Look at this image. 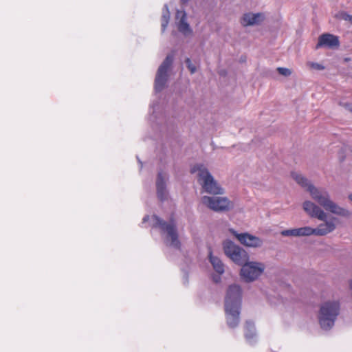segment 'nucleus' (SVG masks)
<instances>
[{"mask_svg":"<svg viewBox=\"0 0 352 352\" xmlns=\"http://www.w3.org/2000/svg\"><path fill=\"white\" fill-rule=\"evenodd\" d=\"M263 20V15L262 14H245L242 18L241 23L244 26L252 25L258 23Z\"/></svg>","mask_w":352,"mask_h":352,"instance_id":"17","label":"nucleus"},{"mask_svg":"<svg viewBox=\"0 0 352 352\" xmlns=\"http://www.w3.org/2000/svg\"><path fill=\"white\" fill-rule=\"evenodd\" d=\"M153 219L154 220L153 226L159 228L162 233L166 234L167 238L170 239V245L179 249L181 244L178 239V234L175 222L171 221L167 223L156 215H153Z\"/></svg>","mask_w":352,"mask_h":352,"instance_id":"4","label":"nucleus"},{"mask_svg":"<svg viewBox=\"0 0 352 352\" xmlns=\"http://www.w3.org/2000/svg\"><path fill=\"white\" fill-rule=\"evenodd\" d=\"M297 236L314 235L313 228L309 226L296 228Z\"/></svg>","mask_w":352,"mask_h":352,"instance_id":"19","label":"nucleus"},{"mask_svg":"<svg viewBox=\"0 0 352 352\" xmlns=\"http://www.w3.org/2000/svg\"><path fill=\"white\" fill-rule=\"evenodd\" d=\"M282 236H297L296 228L285 230L280 232Z\"/></svg>","mask_w":352,"mask_h":352,"instance_id":"21","label":"nucleus"},{"mask_svg":"<svg viewBox=\"0 0 352 352\" xmlns=\"http://www.w3.org/2000/svg\"><path fill=\"white\" fill-rule=\"evenodd\" d=\"M201 202L208 208L216 212L226 211L232 206V202L226 197L204 196L201 198Z\"/></svg>","mask_w":352,"mask_h":352,"instance_id":"8","label":"nucleus"},{"mask_svg":"<svg viewBox=\"0 0 352 352\" xmlns=\"http://www.w3.org/2000/svg\"><path fill=\"white\" fill-rule=\"evenodd\" d=\"M157 192L158 198L163 201L166 198V183L162 173H159L156 182Z\"/></svg>","mask_w":352,"mask_h":352,"instance_id":"16","label":"nucleus"},{"mask_svg":"<svg viewBox=\"0 0 352 352\" xmlns=\"http://www.w3.org/2000/svg\"><path fill=\"white\" fill-rule=\"evenodd\" d=\"M167 23H168V19L166 17H164V21L162 23V30L163 31L165 30V29L166 28V25H167Z\"/></svg>","mask_w":352,"mask_h":352,"instance_id":"25","label":"nucleus"},{"mask_svg":"<svg viewBox=\"0 0 352 352\" xmlns=\"http://www.w3.org/2000/svg\"><path fill=\"white\" fill-rule=\"evenodd\" d=\"M264 265L261 263L245 262L242 265L241 276L246 282L256 279L263 272Z\"/></svg>","mask_w":352,"mask_h":352,"instance_id":"6","label":"nucleus"},{"mask_svg":"<svg viewBox=\"0 0 352 352\" xmlns=\"http://www.w3.org/2000/svg\"><path fill=\"white\" fill-rule=\"evenodd\" d=\"M245 329L247 330V332L245 333V336L247 340H250L253 338L254 333L252 331V329H254L253 324L250 322H247L245 325Z\"/></svg>","mask_w":352,"mask_h":352,"instance_id":"20","label":"nucleus"},{"mask_svg":"<svg viewBox=\"0 0 352 352\" xmlns=\"http://www.w3.org/2000/svg\"><path fill=\"white\" fill-rule=\"evenodd\" d=\"M309 65L311 67L318 69V70H321V69H324V67L322 65H321L318 63H310Z\"/></svg>","mask_w":352,"mask_h":352,"instance_id":"24","label":"nucleus"},{"mask_svg":"<svg viewBox=\"0 0 352 352\" xmlns=\"http://www.w3.org/2000/svg\"><path fill=\"white\" fill-rule=\"evenodd\" d=\"M241 289L239 285H230L227 291L225 305H228L229 304L231 306H241Z\"/></svg>","mask_w":352,"mask_h":352,"instance_id":"10","label":"nucleus"},{"mask_svg":"<svg viewBox=\"0 0 352 352\" xmlns=\"http://www.w3.org/2000/svg\"><path fill=\"white\" fill-rule=\"evenodd\" d=\"M230 232L239 240V241L245 246L250 248H258L262 245V240L249 233L238 234L236 231L231 229Z\"/></svg>","mask_w":352,"mask_h":352,"instance_id":"9","label":"nucleus"},{"mask_svg":"<svg viewBox=\"0 0 352 352\" xmlns=\"http://www.w3.org/2000/svg\"><path fill=\"white\" fill-rule=\"evenodd\" d=\"M177 18H180L177 24L178 30L184 34H188L192 32L188 23L186 22V14L184 11H177Z\"/></svg>","mask_w":352,"mask_h":352,"instance_id":"15","label":"nucleus"},{"mask_svg":"<svg viewBox=\"0 0 352 352\" xmlns=\"http://www.w3.org/2000/svg\"><path fill=\"white\" fill-rule=\"evenodd\" d=\"M336 229V225L333 221H326L324 223H321L316 228H313L314 235L324 236Z\"/></svg>","mask_w":352,"mask_h":352,"instance_id":"14","label":"nucleus"},{"mask_svg":"<svg viewBox=\"0 0 352 352\" xmlns=\"http://www.w3.org/2000/svg\"><path fill=\"white\" fill-rule=\"evenodd\" d=\"M303 209L311 217L317 218L321 221L326 220V213L318 206L310 201H306L304 202Z\"/></svg>","mask_w":352,"mask_h":352,"instance_id":"13","label":"nucleus"},{"mask_svg":"<svg viewBox=\"0 0 352 352\" xmlns=\"http://www.w3.org/2000/svg\"><path fill=\"white\" fill-rule=\"evenodd\" d=\"M186 63L187 65V67L188 68V69L190 70V73L191 74H193L196 71V67L195 66L191 63V60L189 58H187L186 59Z\"/></svg>","mask_w":352,"mask_h":352,"instance_id":"23","label":"nucleus"},{"mask_svg":"<svg viewBox=\"0 0 352 352\" xmlns=\"http://www.w3.org/2000/svg\"><path fill=\"white\" fill-rule=\"evenodd\" d=\"M241 306L225 305L227 324L230 328H235L239 323Z\"/></svg>","mask_w":352,"mask_h":352,"instance_id":"11","label":"nucleus"},{"mask_svg":"<svg viewBox=\"0 0 352 352\" xmlns=\"http://www.w3.org/2000/svg\"><path fill=\"white\" fill-rule=\"evenodd\" d=\"M173 62V55L169 54L160 66L155 80V89L157 91H161L164 89L167 81V73Z\"/></svg>","mask_w":352,"mask_h":352,"instance_id":"7","label":"nucleus"},{"mask_svg":"<svg viewBox=\"0 0 352 352\" xmlns=\"http://www.w3.org/2000/svg\"><path fill=\"white\" fill-rule=\"evenodd\" d=\"M209 259L210 263H212L214 270L219 273V274H221L224 272V265L221 261L216 257L212 256V252L211 250L209 251Z\"/></svg>","mask_w":352,"mask_h":352,"instance_id":"18","label":"nucleus"},{"mask_svg":"<svg viewBox=\"0 0 352 352\" xmlns=\"http://www.w3.org/2000/svg\"><path fill=\"white\" fill-rule=\"evenodd\" d=\"M277 71L280 75H283L284 76H289L292 74L290 69L285 67H278Z\"/></svg>","mask_w":352,"mask_h":352,"instance_id":"22","label":"nucleus"},{"mask_svg":"<svg viewBox=\"0 0 352 352\" xmlns=\"http://www.w3.org/2000/svg\"><path fill=\"white\" fill-rule=\"evenodd\" d=\"M340 304L338 301L326 302L320 307L319 322L322 328L330 329L339 314Z\"/></svg>","mask_w":352,"mask_h":352,"instance_id":"3","label":"nucleus"},{"mask_svg":"<svg viewBox=\"0 0 352 352\" xmlns=\"http://www.w3.org/2000/svg\"><path fill=\"white\" fill-rule=\"evenodd\" d=\"M349 199L352 201V194L349 195Z\"/></svg>","mask_w":352,"mask_h":352,"instance_id":"26","label":"nucleus"},{"mask_svg":"<svg viewBox=\"0 0 352 352\" xmlns=\"http://www.w3.org/2000/svg\"><path fill=\"white\" fill-rule=\"evenodd\" d=\"M188 1H189V0H182V2L183 3H185L188 2Z\"/></svg>","mask_w":352,"mask_h":352,"instance_id":"27","label":"nucleus"},{"mask_svg":"<svg viewBox=\"0 0 352 352\" xmlns=\"http://www.w3.org/2000/svg\"><path fill=\"white\" fill-rule=\"evenodd\" d=\"M190 172L192 173H197L198 182L204 192L212 195L223 194V189L203 164L195 165L192 167Z\"/></svg>","mask_w":352,"mask_h":352,"instance_id":"2","label":"nucleus"},{"mask_svg":"<svg viewBox=\"0 0 352 352\" xmlns=\"http://www.w3.org/2000/svg\"><path fill=\"white\" fill-rule=\"evenodd\" d=\"M350 286H351V288L352 289V281H351V283H350Z\"/></svg>","mask_w":352,"mask_h":352,"instance_id":"28","label":"nucleus"},{"mask_svg":"<svg viewBox=\"0 0 352 352\" xmlns=\"http://www.w3.org/2000/svg\"><path fill=\"white\" fill-rule=\"evenodd\" d=\"M223 246L226 255L235 263L242 265L248 261V255L247 252L232 241L230 240L226 241L223 242Z\"/></svg>","mask_w":352,"mask_h":352,"instance_id":"5","label":"nucleus"},{"mask_svg":"<svg viewBox=\"0 0 352 352\" xmlns=\"http://www.w3.org/2000/svg\"><path fill=\"white\" fill-rule=\"evenodd\" d=\"M339 45L340 41L337 36L329 33H325L321 34L319 36L316 49H319L322 47L333 49L338 47Z\"/></svg>","mask_w":352,"mask_h":352,"instance_id":"12","label":"nucleus"},{"mask_svg":"<svg viewBox=\"0 0 352 352\" xmlns=\"http://www.w3.org/2000/svg\"><path fill=\"white\" fill-rule=\"evenodd\" d=\"M350 111H352V105H351V108H350Z\"/></svg>","mask_w":352,"mask_h":352,"instance_id":"29","label":"nucleus"},{"mask_svg":"<svg viewBox=\"0 0 352 352\" xmlns=\"http://www.w3.org/2000/svg\"><path fill=\"white\" fill-rule=\"evenodd\" d=\"M292 176L299 185L303 188H307V190L310 193L311 198L324 210L342 217H349L350 215L349 210L340 207L330 199V195L327 190L316 188L305 177L298 173H292Z\"/></svg>","mask_w":352,"mask_h":352,"instance_id":"1","label":"nucleus"}]
</instances>
